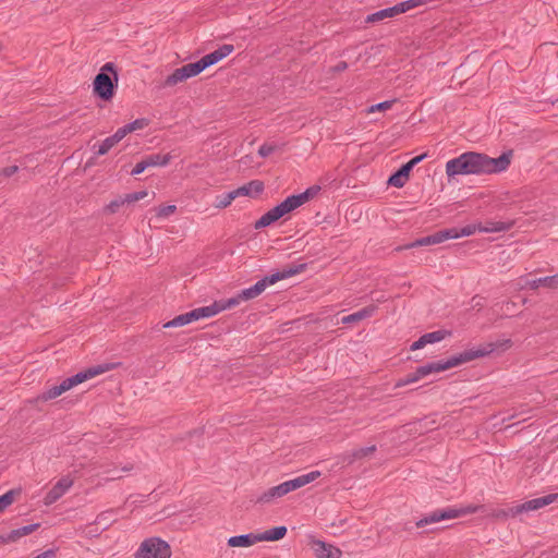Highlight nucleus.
<instances>
[{"instance_id":"obj_1","label":"nucleus","mask_w":558,"mask_h":558,"mask_svg":"<svg viewBox=\"0 0 558 558\" xmlns=\"http://www.w3.org/2000/svg\"><path fill=\"white\" fill-rule=\"evenodd\" d=\"M512 156V149L504 151L497 158H492L483 153L465 151L447 161L446 174L450 179L457 175L499 173L508 169Z\"/></svg>"},{"instance_id":"obj_2","label":"nucleus","mask_w":558,"mask_h":558,"mask_svg":"<svg viewBox=\"0 0 558 558\" xmlns=\"http://www.w3.org/2000/svg\"><path fill=\"white\" fill-rule=\"evenodd\" d=\"M510 347H511V340L507 339V340H502L501 342H489V343H486L477 349H468L461 353L450 356L446 361L440 360V361L429 362L425 365L418 366L416 368L417 375L421 376V378H423L433 373L444 372L449 368H452V367L459 366L461 364L468 363L470 361H473L475 359L484 357V356L490 354L492 352H494L497 348L508 349Z\"/></svg>"},{"instance_id":"obj_3","label":"nucleus","mask_w":558,"mask_h":558,"mask_svg":"<svg viewBox=\"0 0 558 558\" xmlns=\"http://www.w3.org/2000/svg\"><path fill=\"white\" fill-rule=\"evenodd\" d=\"M120 363H104L95 366H90L86 369H83L75 375L65 378L61 381L60 385L52 386L45 390L41 395L38 396V400L40 401H49L58 398L62 393L69 391L73 387L94 378L100 374H104L108 371L116 368Z\"/></svg>"},{"instance_id":"obj_4","label":"nucleus","mask_w":558,"mask_h":558,"mask_svg":"<svg viewBox=\"0 0 558 558\" xmlns=\"http://www.w3.org/2000/svg\"><path fill=\"white\" fill-rule=\"evenodd\" d=\"M119 74L113 62L105 63L93 81V94L102 101H111L118 88Z\"/></svg>"},{"instance_id":"obj_5","label":"nucleus","mask_w":558,"mask_h":558,"mask_svg":"<svg viewBox=\"0 0 558 558\" xmlns=\"http://www.w3.org/2000/svg\"><path fill=\"white\" fill-rule=\"evenodd\" d=\"M171 554L168 542L160 537H149L141 543L134 558H170Z\"/></svg>"},{"instance_id":"obj_6","label":"nucleus","mask_w":558,"mask_h":558,"mask_svg":"<svg viewBox=\"0 0 558 558\" xmlns=\"http://www.w3.org/2000/svg\"><path fill=\"white\" fill-rule=\"evenodd\" d=\"M476 511V507H468V508H445V509H436L429 514L423 517L418 521L415 522L416 527H424L427 524L437 523L442 520L456 519L466 513H474Z\"/></svg>"},{"instance_id":"obj_7","label":"nucleus","mask_w":558,"mask_h":558,"mask_svg":"<svg viewBox=\"0 0 558 558\" xmlns=\"http://www.w3.org/2000/svg\"><path fill=\"white\" fill-rule=\"evenodd\" d=\"M205 70L201 60L192 63H187L179 69H175L170 75L165 80V86H173L178 83H181L187 78L194 77L202 73Z\"/></svg>"},{"instance_id":"obj_8","label":"nucleus","mask_w":558,"mask_h":558,"mask_svg":"<svg viewBox=\"0 0 558 558\" xmlns=\"http://www.w3.org/2000/svg\"><path fill=\"white\" fill-rule=\"evenodd\" d=\"M449 233L446 231V229L438 230L434 232L433 234L416 239L415 241L408 243L405 245H400L396 248V251H403V250H410L418 246H427V245H435L442 243L448 240Z\"/></svg>"},{"instance_id":"obj_9","label":"nucleus","mask_w":558,"mask_h":558,"mask_svg":"<svg viewBox=\"0 0 558 558\" xmlns=\"http://www.w3.org/2000/svg\"><path fill=\"white\" fill-rule=\"evenodd\" d=\"M308 545L316 558H340L342 555L338 547L320 539L311 538Z\"/></svg>"},{"instance_id":"obj_10","label":"nucleus","mask_w":558,"mask_h":558,"mask_svg":"<svg viewBox=\"0 0 558 558\" xmlns=\"http://www.w3.org/2000/svg\"><path fill=\"white\" fill-rule=\"evenodd\" d=\"M73 485L70 476L61 477L44 497V504L50 506L59 500Z\"/></svg>"},{"instance_id":"obj_11","label":"nucleus","mask_w":558,"mask_h":558,"mask_svg":"<svg viewBox=\"0 0 558 558\" xmlns=\"http://www.w3.org/2000/svg\"><path fill=\"white\" fill-rule=\"evenodd\" d=\"M234 50V46L230 44H225L220 46L218 49L205 54L199 60L203 63L204 68L207 69L211 65H215Z\"/></svg>"},{"instance_id":"obj_12","label":"nucleus","mask_w":558,"mask_h":558,"mask_svg":"<svg viewBox=\"0 0 558 558\" xmlns=\"http://www.w3.org/2000/svg\"><path fill=\"white\" fill-rule=\"evenodd\" d=\"M558 500V494H548L538 498H534L531 500H527L523 504L518 505L517 511L527 512V511H534L538 510L545 506H548L553 504L554 501Z\"/></svg>"},{"instance_id":"obj_13","label":"nucleus","mask_w":558,"mask_h":558,"mask_svg":"<svg viewBox=\"0 0 558 558\" xmlns=\"http://www.w3.org/2000/svg\"><path fill=\"white\" fill-rule=\"evenodd\" d=\"M274 284L269 275L265 276L260 280H258L255 284H253L250 288L243 289L240 291V299H243L244 301L253 300L257 296H259L267 287Z\"/></svg>"},{"instance_id":"obj_14","label":"nucleus","mask_w":558,"mask_h":558,"mask_svg":"<svg viewBox=\"0 0 558 558\" xmlns=\"http://www.w3.org/2000/svg\"><path fill=\"white\" fill-rule=\"evenodd\" d=\"M411 171V166L408 162L403 163L388 178L387 184L399 189L403 187L410 178Z\"/></svg>"},{"instance_id":"obj_15","label":"nucleus","mask_w":558,"mask_h":558,"mask_svg":"<svg viewBox=\"0 0 558 558\" xmlns=\"http://www.w3.org/2000/svg\"><path fill=\"white\" fill-rule=\"evenodd\" d=\"M376 449L377 448L375 445L359 448L351 452L343 453L342 456L339 457V460L341 463L350 465L354 461L361 460V459L366 458L367 456L374 453L376 451Z\"/></svg>"},{"instance_id":"obj_16","label":"nucleus","mask_w":558,"mask_h":558,"mask_svg":"<svg viewBox=\"0 0 558 558\" xmlns=\"http://www.w3.org/2000/svg\"><path fill=\"white\" fill-rule=\"evenodd\" d=\"M306 269V264H296V265H287L282 268V270L276 271L269 275L272 283L293 277L298 274L303 272Z\"/></svg>"},{"instance_id":"obj_17","label":"nucleus","mask_w":558,"mask_h":558,"mask_svg":"<svg viewBox=\"0 0 558 558\" xmlns=\"http://www.w3.org/2000/svg\"><path fill=\"white\" fill-rule=\"evenodd\" d=\"M264 182L260 180H252L248 183L235 189L236 196L256 197L264 191Z\"/></svg>"},{"instance_id":"obj_18","label":"nucleus","mask_w":558,"mask_h":558,"mask_svg":"<svg viewBox=\"0 0 558 558\" xmlns=\"http://www.w3.org/2000/svg\"><path fill=\"white\" fill-rule=\"evenodd\" d=\"M377 308L378 307L375 304L367 305L353 314L342 317L341 323L343 325H348L361 322L365 318L372 317L374 313L377 311Z\"/></svg>"},{"instance_id":"obj_19","label":"nucleus","mask_w":558,"mask_h":558,"mask_svg":"<svg viewBox=\"0 0 558 558\" xmlns=\"http://www.w3.org/2000/svg\"><path fill=\"white\" fill-rule=\"evenodd\" d=\"M401 10H400V7L399 4H395L393 7H390V8H386V9H383V10H379L377 12H374L372 14H368L366 17H365V23H376V22H379V21H383L385 19H390V17H395L399 14H401Z\"/></svg>"},{"instance_id":"obj_20","label":"nucleus","mask_w":558,"mask_h":558,"mask_svg":"<svg viewBox=\"0 0 558 558\" xmlns=\"http://www.w3.org/2000/svg\"><path fill=\"white\" fill-rule=\"evenodd\" d=\"M287 526L279 525L256 534L258 542H277L282 539L287 535Z\"/></svg>"},{"instance_id":"obj_21","label":"nucleus","mask_w":558,"mask_h":558,"mask_svg":"<svg viewBox=\"0 0 558 558\" xmlns=\"http://www.w3.org/2000/svg\"><path fill=\"white\" fill-rule=\"evenodd\" d=\"M281 213L278 209L277 206L271 208L270 210L266 211L256 222L254 223L255 229H264L275 222H277L279 219H281Z\"/></svg>"},{"instance_id":"obj_22","label":"nucleus","mask_w":558,"mask_h":558,"mask_svg":"<svg viewBox=\"0 0 558 558\" xmlns=\"http://www.w3.org/2000/svg\"><path fill=\"white\" fill-rule=\"evenodd\" d=\"M281 213L278 209L277 206L271 208L270 210L266 211L256 222L254 223L255 229H264L275 222H277L279 219H281Z\"/></svg>"},{"instance_id":"obj_23","label":"nucleus","mask_w":558,"mask_h":558,"mask_svg":"<svg viewBox=\"0 0 558 558\" xmlns=\"http://www.w3.org/2000/svg\"><path fill=\"white\" fill-rule=\"evenodd\" d=\"M281 213L278 209L277 206L271 208L270 210L266 211L256 222L254 223L255 229H264L275 222H277L279 219H281Z\"/></svg>"},{"instance_id":"obj_24","label":"nucleus","mask_w":558,"mask_h":558,"mask_svg":"<svg viewBox=\"0 0 558 558\" xmlns=\"http://www.w3.org/2000/svg\"><path fill=\"white\" fill-rule=\"evenodd\" d=\"M258 543L256 533H247L242 535L231 536L228 539L229 547H250Z\"/></svg>"},{"instance_id":"obj_25","label":"nucleus","mask_w":558,"mask_h":558,"mask_svg":"<svg viewBox=\"0 0 558 558\" xmlns=\"http://www.w3.org/2000/svg\"><path fill=\"white\" fill-rule=\"evenodd\" d=\"M526 286H529L531 289L536 290L539 287H546L549 289H556L558 288V274L547 277H542L533 280H529L526 282Z\"/></svg>"},{"instance_id":"obj_26","label":"nucleus","mask_w":558,"mask_h":558,"mask_svg":"<svg viewBox=\"0 0 558 558\" xmlns=\"http://www.w3.org/2000/svg\"><path fill=\"white\" fill-rule=\"evenodd\" d=\"M283 496H284L283 489L281 488V486L279 484L277 486L270 487L267 490H265L262 495H259L256 498L255 502L256 504H269V502L274 501L275 499L283 497Z\"/></svg>"},{"instance_id":"obj_27","label":"nucleus","mask_w":558,"mask_h":558,"mask_svg":"<svg viewBox=\"0 0 558 558\" xmlns=\"http://www.w3.org/2000/svg\"><path fill=\"white\" fill-rule=\"evenodd\" d=\"M172 158L173 157L171 154H160V153L150 154V155L145 156V160L148 163V168L165 167L170 163Z\"/></svg>"},{"instance_id":"obj_28","label":"nucleus","mask_w":558,"mask_h":558,"mask_svg":"<svg viewBox=\"0 0 558 558\" xmlns=\"http://www.w3.org/2000/svg\"><path fill=\"white\" fill-rule=\"evenodd\" d=\"M513 221H487L484 227L478 225V230L483 232H501L510 230L513 227Z\"/></svg>"},{"instance_id":"obj_29","label":"nucleus","mask_w":558,"mask_h":558,"mask_svg":"<svg viewBox=\"0 0 558 558\" xmlns=\"http://www.w3.org/2000/svg\"><path fill=\"white\" fill-rule=\"evenodd\" d=\"M478 230V226L476 225H468L463 228H448L446 231L449 233L448 240L451 239H458L461 236H470L475 233V231Z\"/></svg>"},{"instance_id":"obj_30","label":"nucleus","mask_w":558,"mask_h":558,"mask_svg":"<svg viewBox=\"0 0 558 558\" xmlns=\"http://www.w3.org/2000/svg\"><path fill=\"white\" fill-rule=\"evenodd\" d=\"M117 510L109 509L100 512L95 520V523L102 526V530H107L113 522H116Z\"/></svg>"},{"instance_id":"obj_31","label":"nucleus","mask_w":558,"mask_h":558,"mask_svg":"<svg viewBox=\"0 0 558 558\" xmlns=\"http://www.w3.org/2000/svg\"><path fill=\"white\" fill-rule=\"evenodd\" d=\"M21 488H13L0 496V513L10 507L21 496Z\"/></svg>"},{"instance_id":"obj_32","label":"nucleus","mask_w":558,"mask_h":558,"mask_svg":"<svg viewBox=\"0 0 558 558\" xmlns=\"http://www.w3.org/2000/svg\"><path fill=\"white\" fill-rule=\"evenodd\" d=\"M320 191V186L319 185H312L310 187H307L304 192L300 193V194H293L295 201L298 202V205L299 206H302L304 205L305 203H307L308 201H311L312 198H314Z\"/></svg>"},{"instance_id":"obj_33","label":"nucleus","mask_w":558,"mask_h":558,"mask_svg":"<svg viewBox=\"0 0 558 558\" xmlns=\"http://www.w3.org/2000/svg\"><path fill=\"white\" fill-rule=\"evenodd\" d=\"M451 331L446 329H439L436 331L427 332L421 336L425 345L439 342L444 340L446 337L450 336Z\"/></svg>"},{"instance_id":"obj_34","label":"nucleus","mask_w":558,"mask_h":558,"mask_svg":"<svg viewBox=\"0 0 558 558\" xmlns=\"http://www.w3.org/2000/svg\"><path fill=\"white\" fill-rule=\"evenodd\" d=\"M319 476H320L319 471H312L307 474L300 475L290 481L292 482V485H293L294 489L296 490V489L305 486L306 484H310L311 482L315 481Z\"/></svg>"},{"instance_id":"obj_35","label":"nucleus","mask_w":558,"mask_h":558,"mask_svg":"<svg viewBox=\"0 0 558 558\" xmlns=\"http://www.w3.org/2000/svg\"><path fill=\"white\" fill-rule=\"evenodd\" d=\"M276 206L280 210L282 217L300 207L293 195L288 196L286 199H283L280 204Z\"/></svg>"},{"instance_id":"obj_36","label":"nucleus","mask_w":558,"mask_h":558,"mask_svg":"<svg viewBox=\"0 0 558 558\" xmlns=\"http://www.w3.org/2000/svg\"><path fill=\"white\" fill-rule=\"evenodd\" d=\"M235 191H230L228 193H223L216 197L215 206L219 209L227 208L231 203L236 198Z\"/></svg>"},{"instance_id":"obj_37","label":"nucleus","mask_w":558,"mask_h":558,"mask_svg":"<svg viewBox=\"0 0 558 558\" xmlns=\"http://www.w3.org/2000/svg\"><path fill=\"white\" fill-rule=\"evenodd\" d=\"M119 142L113 135L105 138L98 146L97 150H94L95 157L106 155Z\"/></svg>"},{"instance_id":"obj_38","label":"nucleus","mask_w":558,"mask_h":558,"mask_svg":"<svg viewBox=\"0 0 558 558\" xmlns=\"http://www.w3.org/2000/svg\"><path fill=\"white\" fill-rule=\"evenodd\" d=\"M518 505L507 508V509H497L493 511V517L496 519H508V518H514L522 513V511H517Z\"/></svg>"},{"instance_id":"obj_39","label":"nucleus","mask_w":558,"mask_h":558,"mask_svg":"<svg viewBox=\"0 0 558 558\" xmlns=\"http://www.w3.org/2000/svg\"><path fill=\"white\" fill-rule=\"evenodd\" d=\"M197 311H198L201 319L213 317V316L217 315L218 313H220L217 301H215L213 304H210L208 306L197 307Z\"/></svg>"},{"instance_id":"obj_40","label":"nucleus","mask_w":558,"mask_h":558,"mask_svg":"<svg viewBox=\"0 0 558 558\" xmlns=\"http://www.w3.org/2000/svg\"><path fill=\"white\" fill-rule=\"evenodd\" d=\"M242 301H244V300L240 299V292H239L235 296L230 298L228 300H218L217 303H218L219 311L222 312L225 310H229V308H232V307L239 305Z\"/></svg>"},{"instance_id":"obj_41","label":"nucleus","mask_w":558,"mask_h":558,"mask_svg":"<svg viewBox=\"0 0 558 558\" xmlns=\"http://www.w3.org/2000/svg\"><path fill=\"white\" fill-rule=\"evenodd\" d=\"M126 204L123 196H118L117 198L112 199L105 208L104 211L107 214H116L119 211L120 207Z\"/></svg>"},{"instance_id":"obj_42","label":"nucleus","mask_w":558,"mask_h":558,"mask_svg":"<svg viewBox=\"0 0 558 558\" xmlns=\"http://www.w3.org/2000/svg\"><path fill=\"white\" fill-rule=\"evenodd\" d=\"M420 379H421V376L417 375V369H415L413 373H410L405 377L400 378L395 384V388H400V387L407 386L409 384L416 383Z\"/></svg>"},{"instance_id":"obj_43","label":"nucleus","mask_w":558,"mask_h":558,"mask_svg":"<svg viewBox=\"0 0 558 558\" xmlns=\"http://www.w3.org/2000/svg\"><path fill=\"white\" fill-rule=\"evenodd\" d=\"M187 324L189 323L186 320V315L184 313V314H180V315L175 316L173 319L165 323L162 327L163 328H174V327H182Z\"/></svg>"},{"instance_id":"obj_44","label":"nucleus","mask_w":558,"mask_h":558,"mask_svg":"<svg viewBox=\"0 0 558 558\" xmlns=\"http://www.w3.org/2000/svg\"><path fill=\"white\" fill-rule=\"evenodd\" d=\"M396 101H397V99H391V100H385L383 102L372 105L367 109V112L373 113L375 111H386V110L390 109Z\"/></svg>"},{"instance_id":"obj_45","label":"nucleus","mask_w":558,"mask_h":558,"mask_svg":"<svg viewBox=\"0 0 558 558\" xmlns=\"http://www.w3.org/2000/svg\"><path fill=\"white\" fill-rule=\"evenodd\" d=\"M175 210H177L175 205H161L157 209V217H159V218L168 217V216L172 215L173 213H175Z\"/></svg>"},{"instance_id":"obj_46","label":"nucleus","mask_w":558,"mask_h":558,"mask_svg":"<svg viewBox=\"0 0 558 558\" xmlns=\"http://www.w3.org/2000/svg\"><path fill=\"white\" fill-rule=\"evenodd\" d=\"M128 124L130 126L131 132H134L136 130H142L146 128L149 124V120L146 118H140Z\"/></svg>"},{"instance_id":"obj_47","label":"nucleus","mask_w":558,"mask_h":558,"mask_svg":"<svg viewBox=\"0 0 558 558\" xmlns=\"http://www.w3.org/2000/svg\"><path fill=\"white\" fill-rule=\"evenodd\" d=\"M277 149V146L274 145V144H268V143H265L263 144L259 149H258V155L262 157V158H267L268 156H270L275 150Z\"/></svg>"},{"instance_id":"obj_48","label":"nucleus","mask_w":558,"mask_h":558,"mask_svg":"<svg viewBox=\"0 0 558 558\" xmlns=\"http://www.w3.org/2000/svg\"><path fill=\"white\" fill-rule=\"evenodd\" d=\"M146 169H148V163L146 162L145 157H144L132 169L131 175H138V174L143 173Z\"/></svg>"},{"instance_id":"obj_49","label":"nucleus","mask_w":558,"mask_h":558,"mask_svg":"<svg viewBox=\"0 0 558 558\" xmlns=\"http://www.w3.org/2000/svg\"><path fill=\"white\" fill-rule=\"evenodd\" d=\"M412 425L414 426V429L418 430L420 433H424L435 428L434 426H428V422H426L425 418L414 422Z\"/></svg>"},{"instance_id":"obj_50","label":"nucleus","mask_w":558,"mask_h":558,"mask_svg":"<svg viewBox=\"0 0 558 558\" xmlns=\"http://www.w3.org/2000/svg\"><path fill=\"white\" fill-rule=\"evenodd\" d=\"M40 527V523H33L22 527H19L21 536L29 535L31 533L37 531Z\"/></svg>"},{"instance_id":"obj_51","label":"nucleus","mask_w":558,"mask_h":558,"mask_svg":"<svg viewBox=\"0 0 558 558\" xmlns=\"http://www.w3.org/2000/svg\"><path fill=\"white\" fill-rule=\"evenodd\" d=\"M130 133H132L130 126L129 124H125L122 128H119L112 135L117 138L118 142H120Z\"/></svg>"},{"instance_id":"obj_52","label":"nucleus","mask_w":558,"mask_h":558,"mask_svg":"<svg viewBox=\"0 0 558 558\" xmlns=\"http://www.w3.org/2000/svg\"><path fill=\"white\" fill-rule=\"evenodd\" d=\"M428 156L427 153H423L421 155H417L413 158H411L408 163L411 166V168L413 169L416 165H418L421 161H423L426 157Z\"/></svg>"},{"instance_id":"obj_53","label":"nucleus","mask_w":558,"mask_h":558,"mask_svg":"<svg viewBox=\"0 0 558 558\" xmlns=\"http://www.w3.org/2000/svg\"><path fill=\"white\" fill-rule=\"evenodd\" d=\"M185 315H186V320L189 324L201 319L197 308H194V310L185 313Z\"/></svg>"},{"instance_id":"obj_54","label":"nucleus","mask_w":558,"mask_h":558,"mask_svg":"<svg viewBox=\"0 0 558 558\" xmlns=\"http://www.w3.org/2000/svg\"><path fill=\"white\" fill-rule=\"evenodd\" d=\"M58 548H49L45 550L44 553L37 555L34 558H54L57 555Z\"/></svg>"},{"instance_id":"obj_55","label":"nucleus","mask_w":558,"mask_h":558,"mask_svg":"<svg viewBox=\"0 0 558 558\" xmlns=\"http://www.w3.org/2000/svg\"><path fill=\"white\" fill-rule=\"evenodd\" d=\"M21 537L22 536L19 529L12 530L9 534H7V539L9 541V543H14Z\"/></svg>"},{"instance_id":"obj_56","label":"nucleus","mask_w":558,"mask_h":558,"mask_svg":"<svg viewBox=\"0 0 558 558\" xmlns=\"http://www.w3.org/2000/svg\"><path fill=\"white\" fill-rule=\"evenodd\" d=\"M348 69V63L345 61H340L338 62L332 69L331 71L333 73H340L342 71H345Z\"/></svg>"},{"instance_id":"obj_57","label":"nucleus","mask_w":558,"mask_h":558,"mask_svg":"<svg viewBox=\"0 0 558 558\" xmlns=\"http://www.w3.org/2000/svg\"><path fill=\"white\" fill-rule=\"evenodd\" d=\"M280 486L283 489L284 495H287L290 492L295 490L293 485H292V482L290 480L281 483Z\"/></svg>"},{"instance_id":"obj_58","label":"nucleus","mask_w":558,"mask_h":558,"mask_svg":"<svg viewBox=\"0 0 558 558\" xmlns=\"http://www.w3.org/2000/svg\"><path fill=\"white\" fill-rule=\"evenodd\" d=\"M124 201L126 202V204H131V203L137 202L140 199H138L137 193L133 192V193L125 194Z\"/></svg>"},{"instance_id":"obj_59","label":"nucleus","mask_w":558,"mask_h":558,"mask_svg":"<svg viewBox=\"0 0 558 558\" xmlns=\"http://www.w3.org/2000/svg\"><path fill=\"white\" fill-rule=\"evenodd\" d=\"M425 347L422 338L420 337L416 341H414L411 345H410V350L411 351H416V350H420V349H423Z\"/></svg>"},{"instance_id":"obj_60","label":"nucleus","mask_w":558,"mask_h":558,"mask_svg":"<svg viewBox=\"0 0 558 558\" xmlns=\"http://www.w3.org/2000/svg\"><path fill=\"white\" fill-rule=\"evenodd\" d=\"M472 307L481 310L483 307L482 298L480 295H475L471 300Z\"/></svg>"},{"instance_id":"obj_61","label":"nucleus","mask_w":558,"mask_h":558,"mask_svg":"<svg viewBox=\"0 0 558 558\" xmlns=\"http://www.w3.org/2000/svg\"><path fill=\"white\" fill-rule=\"evenodd\" d=\"M136 193H137V195H138V199H140V201H141V199H143V198H145V197L148 195V192H147V191H145V190H143V191H138V192H136Z\"/></svg>"},{"instance_id":"obj_62","label":"nucleus","mask_w":558,"mask_h":558,"mask_svg":"<svg viewBox=\"0 0 558 558\" xmlns=\"http://www.w3.org/2000/svg\"><path fill=\"white\" fill-rule=\"evenodd\" d=\"M0 544H9V541L7 539V535H0Z\"/></svg>"},{"instance_id":"obj_63","label":"nucleus","mask_w":558,"mask_h":558,"mask_svg":"<svg viewBox=\"0 0 558 558\" xmlns=\"http://www.w3.org/2000/svg\"><path fill=\"white\" fill-rule=\"evenodd\" d=\"M194 434H203V430H199V429H194L192 432H189V436L192 437Z\"/></svg>"},{"instance_id":"obj_64","label":"nucleus","mask_w":558,"mask_h":558,"mask_svg":"<svg viewBox=\"0 0 558 558\" xmlns=\"http://www.w3.org/2000/svg\"><path fill=\"white\" fill-rule=\"evenodd\" d=\"M403 530L404 531H411L412 530V525L410 523H405L404 526H403Z\"/></svg>"}]
</instances>
